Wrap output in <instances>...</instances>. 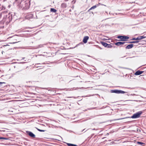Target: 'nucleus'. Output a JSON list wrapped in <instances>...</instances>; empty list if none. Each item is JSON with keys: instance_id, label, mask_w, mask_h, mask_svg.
Returning a JSON list of instances; mask_svg holds the SVG:
<instances>
[{"instance_id": "1", "label": "nucleus", "mask_w": 146, "mask_h": 146, "mask_svg": "<svg viewBox=\"0 0 146 146\" xmlns=\"http://www.w3.org/2000/svg\"><path fill=\"white\" fill-rule=\"evenodd\" d=\"M142 113V112L141 111H139L134 114L131 117L132 118H136L139 117Z\"/></svg>"}, {"instance_id": "2", "label": "nucleus", "mask_w": 146, "mask_h": 146, "mask_svg": "<svg viewBox=\"0 0 146 146\" xmlns=\"http://www.w3.org/2000/svg\"><path fill=\"white\" fill-rule=\"evenodd\" d=\"M87 130H86L85 129H82V128H77L76 133L80 134H82L83 133L85 132Z\"/></svg>"}, {"instance_id": "3", "label": "nucleus", "mask_w": 146, "mask_h": 146, "mask_svg": "<svg viewBox=\"0 0 146 146\" xmlns=\"http://www.w3.org/2000/svg\"><path fill=\"white\" fill-rule=\"evenodd\" d=\"M111 93H114L117 94H124L126 93L125 92L119 90H111Z\"/></svg>"}, {"instance_id": "4", "label": "nucleus", "mask_w": 146, "mask_h": 146, "mask_svg": "<svg viewBox=\"0 0 146 146\" xmlns=\"http://www.w3.org/2000/svg\"><path fill=\"white\" fill-rule=\"evenodd\" d=\"M117 38H118L121 39H122L121 40H120L125 41L126 40L125 39H128L129 38V37L127 36H117Z\"/></svg>"}, {"instance_id": "5", "label": "nucleus", "mask_w": 146, "mask_h": 146, "mask_svg": "<svg viewBox=\"0 0 146 146\" xmlns=\"http://www.w3.org/2000/svg\"><path fill=\"white\" fill-rule=\"evenodd\" d=\"M26 133L31 138H35V135L32 132L30 131H27Z\"/></svg>"}, {"instance_id": "6", "label": "nucleus", "mask_w": 146, "mask_h": 146, "mask_svg": "<svg viewBox=\"0 0 146 146\" xmlns=\"http://www.w3.org/2000/svg\"><path fill=\"white\" fill-rule=\"evenodd\" d=\"M89 39V37L88 36H85L84 37L83 40V42L84 43H86L87 42V40Z\"/></svg>"}, {"instance_id": "7", "label": "nucleus", "mask_w": 146, "mask_h": 146, "mask_svg": "<svg viewBox=\"0 0 146 146\" xmlns=\"http://www.w3.org/2000/svg\"><path fill=\"white\" fill-rule=\"evenodd\" d=\"M33 17V15L32 14H30L26 17V19L30 20Z\"/></svg>"}, {"instance_id": "8", "label": "nucleus", "mask_w": 146, "mask_h": 146, "mask_svg": "<svg viewBox=\"0 0 146 146\" xmlns=\"http://www.w3.org/2000/svg\"><path fill=\"white\" fill-rule=\"evenodd\" d=\"M143 71H140L139 70H138L136 71L135 73V74L136 75H138L142 74L143 73Z\"/></svg>"}, {"instance_id": "9", "label": "nucleus", "mask_w": 146, "mask_h": 146, "mask_svg": "<svg viewBox=\"0 0 146 146\" xmlns=\"http://www.w3.org/2000/svg\"><path fill=\"white\" fill-rule=\"evenodd\" d=\"M133 46L132 44H129L125 47V48L126 49H131L133 47Z\"/></svg>"}, {"instance_id": "10", "label": "nucleus", "mask_w": 146, "mask_h": 146, "mask_svg": "<svg viewBox=\"0 0 146 146\" xmlns=\"http://www.w3.org/2000/svg\"><path fill=\"white\" fill-rule=\"evenodd\" d=\"M67 4L66 3H63L61 5V7L63 9L67 7Z\"/></svg>"}, {"instance_id": "11", "label": "nucleus", "mask_w": 146, "mask_h": 146, "mask_svg": "<svg viewBox=\"0 0 146 146\" xmlns=\"http://www.w3.org/2000/svg\"><path fill=\"white\" fill-rule=\"evenodd\" d=\"M125 43V42H117L115 43V44L116 45L119 46V45H123V44H124Z\"/></svg>"}, {"instance_id": "12", "label": "nucleus", "mask_w": 146, "mask_h": 146, "mask_svg": "<svg viewBox=\"0 0 146 146\" xmlns=\"http://www.w3.org/2000/svg\"><path fill=\"white\" fill-rule=\"evenodd\" d=\"M101 43L105 47H107L108 46V44L105 42H101Z\"/></svg>"}, {"instance_id": "13", "label": "nucleus", "mask_w": 146, "mask_h": 146, "mask_svg": "<svg viewBox=\"0 0 146 146\" xmlns=\"http://www.w3.org/2000/svg\"><path fill=\"white\" fill-rule=\"evenodd\" d=\"M138 40H141L145 38V37L143 36H139L138 37Z\"/></svg>"}, {"instance_id": "14", "label": "nucleus", "mask_w": 146, "mask_h": 146, "mask_svg": "<svg viewBox=\"0 0 146 146\" xmlns=\"http://www.w3.org/2000/svg\"><path fill=\"white\" fill-rule=\"evenodd\" d=\"M66 144L68 146H78V145L75 144L68 143H67Z\"/></svg>"}, {"instance_id": "15", "label": "nucleus", "mask_w": 146, "mask_h": 146, "mask_svg": "<svg viewBox=\"0 0 146 146\" xmlns=\"http://www.w3.org/2000/svg\"><path fill=\"white\" fill-rule=\"evenodd\" d=\"M139 41L137 40L136 41H133L131 42H128V43H138L139 42Z\"/></svg>"}, {"instance_id": "16", "label": "nucleus", "mask_w": 146, "mask_h": 146, "mask_svg": "<svg viewBox=\"0 0 146 146\" xmlns=\"http://www.w3.org/2000/svg\"><path fill=\"white\" fill-rule=\"evenodd\" d=\"M37 130L40 132H47V131L46 130H43V129H39V128H37Z\"/></svg>"}, {"instance_id": "17", "label": "nucleus", "mask_w": 146, "mask_h": 146, "mask_svg": "<svg viewBox=\"0 0 146 146\" xmlns=\"http://www.w3.org/2000/svg\"><path fill=\"white\" fill-rule=\"evenodd\" d=\"M50 11L54 13H55L56 12V10L54 9L51 8L50 9Z\"/></svg>"}, {"instance_id": "18", "label": "nucleus", "mask_w": 146, "mask_h": 146, "mask_svg": "<svg viewBox=\"0 0 146 146\" xmlns=\"http://www.w3.org/2000/svg\"><path fill=\"white\" fill-rule=\"evenodd\" d=\"M96 7H97V6L96 5L93 6V7H91L90 9H89V11L91 10L94 9L96 8Z\"/></svg>"}, {"instance_id": "19", "label": "nucleus", "mask_w": 146, "mask_h": 146, "mask_svg": "<svg viewBox=\"0 0 146 146\" xmlns=\"http://www.w3.org/2000/svg\"><path fill=\"white\" fill-rule=\"evenodd\" d=\"M131 40H136V41L138 40V37H137V38H132L131 39Z\"/></svg>"}, {"instance_id": "20", "label": "nucleus", "mask_w": 146, "mask_h": 146, "mask_svg": "<svg viewBox=\"0 0 146 146\" xmlns=\"http://www.w3.org/2000/svg\"><path fill=\"white\" fill-rule=\"evenodd\" d=\"M137 144H140L141 145H142L143 144H144V143H143L142 142H137Z\"/></svg>"}, {"instance_id": "21", "label": "nucleus", "mask_w": 146, "mask_h": 146, "mask_svg": "<svg viewBox=\"0 0 146 146\" xmlns=\"http://www.w3.org/2000/svg\"><path fill=\"white\" fill-rule=\"evenodd\" d=\"M112 47V46L110 44H108V46H107V47L108 48H110Z\"/></svg>"}, {"instance_id": "22", "label": "nucleus", "mask_w": 146, "mask_h": 146, "mask_svg": "<svg viewBox=\"0 0 146 146\" xmlns=\"http://www.w3.org/2000/svg\"><path fill=\"white\" fill-rule=\"evenodd\" d=\"M75 90L74 89V88H71V90L68 89L67 90Z\"/></svg>"}, {"instance_id": "23", "label": "nucleus", "mask_w": 146, "mask_h": 146, "mask_svg": "<svg viewBox=\"0 0 146 146\" xmlns=\"http://www.w3.org/2000/svg\"><path fill=\"white\" fill-rule=\"evenodd\" d=\"M19 42V41H18V42H11V43H10L12 44H15V43H17L18 42Z\"/></svg>"}, {"instance_id": "24", "label": "nucleus", "mask_w": 146, "mask_h": 146, "mask_svg": "<svg viewBox=\"0 0 146 146\" xmlns=\"http://www.w3.org/2000/svg\"><path fill=\"white\" fill-rule=\"evenodd\" d=\"M5 82H0V87L1 86V85L3 84H5Z\"/></svg>"}, {"instance_id": "25", "label": "nucleus", "mask_w": 146, "mask_h": 146, "mask_svg": "<svg viewBox=\"0 0 146 146\" xmlns=\"http://www.w3.org/2000/svg\"><path fill=\"white\" fill-rule=\"evenodd\" d=\"M5 138L3 137H0V139H5Z\"/></svg>"}, {"instance_id": "26", "label": "nucleus", "mask_w": 146, "mask_h": 146, "mask_svg": "<svg viewBox=\"0 0 146 146\" xmlns=\"http://www.w3.org/2000/svg\"><path fill=\"white\" fill-rule=\"evenodd\" d=\"M0 131H2V132H4V131H5V130H0Z\"/></svg>"}, {"instance_id": "27", "label": "nucleus", "mask_w": 146, "mask_h": 146, "mask_svg": "<svg viewBox=\"0 0 146 146\" xmlns=\"http://www.w3.org/2000/svg\"><path fill=\"white\" fill-rule=\"evenodd\" d=\"M65 129L67 131H69V132H72V131H70V130H69V131H68V130H66V129Z\"/></svg>"}, {"instance_id": "28", "label": "nucleus", "mask_w": 146, "mask_h": 146, "mask_svg": "<svg viewBox=\"0 0 146 146\" xmlns=\"http://www.w3.org/2000/svg\"><path fill=\"white\" fill-rule=\"evenodd\" d=\"M65 1H67L68 0H64Z\"/></svg>"}, {"instance_id": "29", "label": "nucleus", "mask_w": 146, "mask_h": 146, "mask_svg": "<svg viewBox=\"0 0 146 146\" xmlns=\"http://www.w3.org/2000/svg\"><path fill=\"white\" fill-rule=\"evenodd\" d=\"M69 11H70V12L71 11V9H70L69 10Z\"/></svg>"}, {"instance_id": "30", "label": "nucleus", "mask_w": 146, "mask_h": 146, "mask_svg": "<svg viewBox=\"0 0 146 146\" xmlns=\"http://www.w3.org/2000/svg\"><path fill=\"white\" fill-rule=\"evenodd\" d=\"M74 7V6H73L72 7V8H73Z\"/></svg>"}, {"instance_id": "31", "label": "nucleus", "mask_w": 146, "mask_h": 146, "mask_svg": "<svg viewBox=\"0 0 146 146\" xmlns=\"http://www.w3.org/2000/svg\"><path fill=\"white\" fill-rule=\"evenodd\" d=\"M7 0H3V1H7Z\"/></svg>"}, {"instance_id": "32", "label": "nucleus", "mask_w": 146, "mask_h": 146, "mask_svg": "<svg viewBox=\"0 0 146 146\" xmlns=\"http://www.w3.org/2000/svg\"><path fill=\"white\" fill-rule=\"evenodd\" d=\"M137 131H138V129H138V128H137Z\"/></svg>"}, {"instance_id": "33", "label": "nucleus", "mask_w": 146, "mask_h": 146, "mask_svg": "<svg viewBox=\"0 0 146 146\" xmlns=\"http://www.w3.org/2000/svg\"><path fill=\"white\" fill-rule=\"evenodd\" d=\"M3 51H2V54H3Z\"/></svg>"}, {"instance_id": "34", "label": "nucleus", "mask_w": 146, "mask_h": 146, "mask_svg": "<svg viewBox=\"0 0 146 146\" xmlns=\"http://www.w3.org/2000/svg\"><path fill=\"white\" fill-rule=\"evenodd\" d=\"M72 2H74V1H72Z\"/></svg>"}, {"instance_id": "35", "label": "nucleus", "mask_w": 146, "mask_h": 146, "mask_svg": "<svg viewBox=\"0 0 146 146\" xmlns=\"http://www.w3.org/2000/svg\"><path fill=\"white\" fill-rule=\"evenodd\" d=\"M72 2H74V1H72Z\"/></svg>"}, {"instance_id": "36", "label": "nucleus", "mask_w": 146, "mask_h": 146, "mask_svg": "<svg viewBox=\"0 0 146 146\" xmlns=\"http://www.w3.org/2000/svg\"><path fill=\"white\" fill-rule=\"evenodd\" d=\"M93 130H95V129H94H94Z\"/></svg>"}, {"instance_id": "37", "label": "nucleus", "mask_w": 146, "mask_h": 146, "mask_svg": "<svg viewBox=\"0 0 146 146\" xmlns=\"http://www.w3.org/2000/svg\"><path fill=\"white\" fill-rule=\"evenodd\" d=\"M139 131H140V130L139 129Z\"/></svg>"}]
</instances>
